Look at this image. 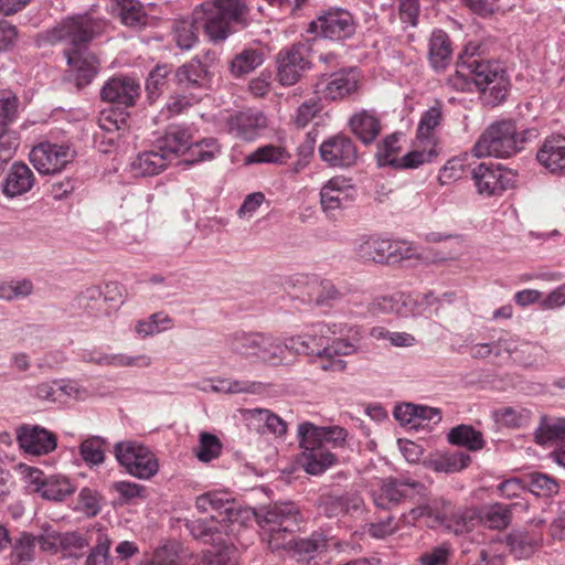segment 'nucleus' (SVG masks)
Instances as JSON below:
<instances>
[{
	"instance_id": "5",
	"label": "nucleus",
	"mask_w": 565,
	"mask_h": 565,
	"mask_svg": "<svg viewBox=\"0 0 565 565\" xmlns=\"http://www.w3.org/2000/svg\"><path fill=\"white\" fill-rule=\"evenodd\" d=\"M347 435V430L339 426L318 427L309 422L301 423L298 438L306 472L317 476L331 467L337 458L332 449L343 447Z\"/></svg>"
},
{
	"instance_id": "12",
	"label": "nucleus",
	"mask_w": 565,
	"mask_h": 565,
	"mask_svg": "<svg viewBox=\"0 0 565 565\" xmlns=\"http://www.w3.org/2000/svg\"><path fill=\"white\" fill-rule=\"evenodd\" d=\"M76 156L68 145L40 142L30 151L29 158L33 167L41 174H54L61 172Z\"/></svg>"
},
{
	"instance_id": "41",
	"label": "nucleus",
	"mask_w": 565,
	"mask_h": 565,
	"mask_svg": "<svg viewBox=\"0 0 565 565\" xmlns=\"http://www.w3.org/2000/svg\"><path fill=\"white\" fill-rule=\"evenodd\" d=\"M449 505L450 503L445 500H433L429 503H422L416 508H413L407 515H404V518L407 523H414L423 516H428L435 522L441 524L447 518L446 508Z\"/></svg>"
},
{
	"instance_id": "47",
	"label": "nucleus",
	"mask_w": 565,
	"mask_h": 565,
	"mask_svg": "<svg viewBox=\"0 0 565 565\" xmlns=\"http://www.w3.org/2000/svg\"><path fill=\"white\" fill-rule=\"evenodd\" d=\"M289 153L284 147L266 145L257 148L255 151L249 153L245 158L247 164L253 163H284L288 158Z\"/></svg>"
},
{
	"instance_id": "58",
	"label": "nucleus",
	"mask_w": 565,
	"mask_h": 565,
	"mask_svg": "<svg viewBox=\"0 0 565 565\" xmlns=\"http://www.w3.org/2000/svg\"><path fill=\"white\" fill-rule=\"evenodd\" d=\"M441 115L440 105H435L427 109L418 124L417 137L420 139L429 138L431 131L439 125Z\"/></svg>"
},
{
	"instance_id": "29",
	"label": "nucleus",
	"mask_w": 565,
	"mask_h": 565,
	"mask_svg": "<svg viewBox=\"0 0 565 565\" xmlns=\"http://www.w3.org/2000/svg\"><path fill=\"white\" fill-rule=\"evenodd\" d=\"M169 161L166 154L161 153L159 149L143 151L137 156L131 163V169L140 177H152L161 173L167 169Z\"/></svg>"
},
{
	"instance_id": "55",
	"label": "nucleus",
	"mask_w": 565,
	"mask_h": 565,
	"mask_svg": "<svg viewBox=\"0 0 565 565\" xmlns=\"http://www.w3.org/2000/svg\"><path fill=\"white\" fill-rule=\"evenodd\" d=\"M104 441L98 437H92L81 444L79 452L83 460L88 465H100L105 460L103 449Z\"/></svg>"
},
{
	"instance_id": "35",
	"label": "nucleus",
	"mask_w": 565,
	"mask_h": 565,
	"mask_svg": "<svg viewBox=\"0 0 565 565\" xmlns=\"http://www.w3.org/2000/svg\"><path fill=\"white\" fill-rule=\"evenodd\" d=\"M103 531L104 530L99 527H92L87 530L85 534L79 532L61 533V551L70 556L76 555L77 551H81L94 543L98 534Z\"/></svg>"
},
{
	"instance_id": "1",
	"label": "nucleus",
	"mask_w": 565,
	"mask_h": 565,
	"mask_svg": "<svg viewBox=\"0 0 565 565\" xmlns=\"http://www.w3.org/2000/svg\"><path fill=\"white\" fill-rule=\"evenodd\" d=\"M259 24L252 15L248 0H205L194 8L191 18L175 20L172 30L178 47L190 50L198 42L200 29L209 41L217 44Z\"/></svg>"
},
{
	"instance_id": "63",
	"label": "nucleus",
	"mask_w": 565,
	"mask_h": 565,
	"mask_svg": "<svg viewBox=\"0 0 565 565\" xmlns=\"http://www.w3.org/2000/svg\"><path fill=\"white\" fill-rule=\"evenodd\" d=\"M449 557L450 548L446 544H443L423 553L418 562L420 565H448Z\"/></svg>"
},
{
	"instance_id": "46",
	"label": "nucleus",
	"mask_w": 565,
	"mask_h": 565,
	"mask_svg": "<svg viewBox=\"0 0 565 565\" xmlns=\"http://www.w3.org/2000/svg\"><path fill=\"white\" fill-rule=\"evenodd\" d=\"M535 441L539 445H545L551 441H565V418H558L551 423L543 416L540 426L535 430Z\"/></svg>"
},
{
	"instance_id": "52",
	"label": "nucleus",
	"mask_w": 565,
	"mask_h": 565,
	"mask_svg": "<svg viewBox=\"0 0 565 565\" xmlns=\"http://www.w3.org/2000/svg\"><path fill=\"white\" fill-rule=\"evenodd\" d=\"M222 450L220 439L210 433H201L199 446L195 450L198 459L202 462H209L218 457Z\"/></svg>"
},
{
	"instance_id": "3",
	"label": "nucleus",
	"mask_w": 565,
	"mask_h": 565,
	"mask_svg": "<svg viewBox=\"0 0 565 565\" xmlns=\"http://www.w3.org/2000/svg\"><path fill=\"white\" fill-rule=\"evenodd\" d=\"M98 32V24L88 15H75L64 20L52 31L54 41L68 44L64 50L66 61L75 75L78 88L88 85L98 72L97 57L87 51L86 44Z\"/></svg>"
},
{
	"instance_id": "44",
	"label": "nucleus",
	"mask_w": 565,
	"mask_h": 565,
	"mask_svg": "<svg viewBox=\"0 0 565 565\" xmlns=\"http://www.w3.org/2000/svg\"><path fill=\"white\" fill-rule=\"evenodd\" d=\"M115 10L121 22L128 26L146 24V13L138 0H115Z\"/></svg>"
},
{
	"instance_id": "59",
	"label": "nucleus",
	"mask_w": 565,
	"mask_h": 565,
	"mask_svg": "<svg viewBox=\"0 0 565 565\" xmlns=\"http://www.w3.org/2000/svg\"><path fill=\"white\" fill-rule=\"evenodd\" d=\"M195 565H238L237 552L234 547H224L204 555Z\"/></svg>"
},
{
	"instance_id": "10",
	"label": "nucleus",
	"mask_w": 565,
	"mask_h": 565,
	"mask_svg": "<svg viewBox=\"0 0 565 565\" xmlns=\"http://www.w3.org/2000/svg\"><path fill=\"white\" fill-rule=\"evenodd\" d=\"M276 63L278 82L284 86L295 85L311 67L309 47L298 42L282 49L277 54Z\"/></svg>"
},
{
	"instance_id": "45",
	"label": "nucleus",
	"mask_w": 565,
	"mask_h": 565,
	"mask_svg": "<svg viewBox=\"0 0 565 565\" xmlns=\"http://www.w3.org/2000/svg\"><path fill=\"white\" fill-rule=\"evenodd\" d=\"M532 417L531 411L526 408L516 409L504 406L493 412L494 422L507 428H521L526 426Z\"/></svg>"
},
{
	"instance_id": "26",
	"label": "nucleus",
	"mask_w": 565,
	"mask_h": 565,
	"mask_svg": "<svg viewBox=\"0 0 565 565\" xmlns=\"http://www.w3.org/2000/svg\"><path fill=\"white\" fill-rule=\"evenodd\" d=\"M452 57V46L448 34L443 30H435L428 43L429 63L436 71L445 70Z\"/></svg>"
},
{
	"instance_id": "20",
	"label": "nucleus",
	"mask_w": 565,
	"mask_h": 565,
	"mask_svg": "<svg viewBox=\"0 0 565 565\" xmlns=\"http://www.w3.org/2000/svg\"><path fill=\"white\" fill-rule=\"evenodd\" d=\"M19 446L31 455H45L56 448L54 434L40 426L23 425L17 430Z\"/></svg>"
},
{
	"instance_id": "64",
	"label": "nucleus",
	"mask_w": 565,
	"mask_h": 565,
	"mask_svg": "<svg viewBox=\"0 0 565 565\" xmlns=\"http://www.w3.org/2000/svg\"><path fill=\"white\" fill-rule=\"evenodd\" d=\"M321 110L317 100L302 103L294 117V122L298 128H305Z\"/></svg>"
},
{
	"instance_id": "43",
	"label": "nucleus",
	"mask_w": 565,
	"mask_h": 565,
	"mask_svg": "<svg viewBox=\"0 0 565 565\" xmlns=\"http://www.w3.org/2000/svg\"><path fill=\"white\" fill-rule=\"evenodd\" d=\"M315 327L317 328V332L321 333L320 337H317L316 334L292 337L285 342L286 352L291 351L297 354H315L317 356L313 345H322L321 340L324 338V333H327V331H324V326L322 323H318ZM330 330L328 329V332Z\"/></svg>"
},
{
	"instance_id": "24",
	"label": "nucleus",
	"mask_w": 565,
	"mask_h": 565,
	"mask_svg": "<svg viewBox=\"0 0 565 565\" xmlns=\"http://www.w3.org/2000/svg\"><path fill=\"white\" fill-rule=\"evenodd\" d=\"M35 178L32 170L23 162H14L2 183V191L7 198H15L28 193Z\"/></svg>"
},
{
	"instance_id": "23",
	"label": "nucleus",
	"mask_w": 565,
	"mask_h": 565,
	"mask_svg": "<svg viewBox=\"0 0 565 565\" xmlns=\"http://www.w3.org/2000/svg\"><path fill=\"white\" fill-rule=\"evenodd\" d=\"M537 161L552 173L565 171V137L546 138L536 153Z\"/></svg>"
},
{
	"instance_id": "33",
	"label": "nucleus",
	"mask_w": 565,
	"mask_h": 565,
	"mask_svg": "<svg viewBox=\"0 0 565 565\" xmlns=\"http://www.w3.org/2000/svg\"><path fill=\"white\" fill-rule=\"evenodd\" d=\"M186 527L195 540L203 543H213L216 541V535L227 532V526L220 523L216 515L188 521Z\"/></svg>"
},
{
	"instance_id": "39",
	"label": "nucleus",
	"mask_w": 565,
	"mask_h": 565,
	"mask_svg": "<svg viewBox=\"0 0 565 565\" xmlns=\"http://www.w3.org/2000/svg\"><path fill=\"white\" fill-rule=\"evenodd\" d=\"M471 462V457L463 451L441 455L429 460L427 467L435 472L454 473L467 468Z\"/></svg>"
},
{
	"instance_id": "8",
	"label": "nucleus",
	"mask_w": 565,
	"mask_h": 565,
	"mask_svg": "<svg viewBox=\"0 0 565 565\" xmlns=\"http://www.w3.org/2000/svg\"><path fill=\"white\" fill-rule=\"evenodd\" d=\"M195 507L203 513H212L216 515L220 523L228 526V524L242 525L245 521L255 516L258 520V515L264 513L254 512L250 509L241 508L235 500L230 499L226 493L222 492H207L196 498Z\"/></svg>"
},
{
	"instance_id": "7",
	"label": "nucleus",
	"mask_w": 565,
	"mask_h": 565,
	"mask_svg": "<svg viewBox=\"0 0 565 565\" xmlns=\"http://www.w3.org/2000/svg\"><path fill=\"white\" fill-rule=\"evenodd\" d=\"M356 22L353 14L347 9L331 7L320 10L307 29L316 38L331 41H345L356 32Z\"/></svg>"
},
{
	"instance_id": "38",
	"label": "nucleus",
	"mask_w": 565,
	"mask_h": 565,
	"mask_svg": "<svg viewBox=\"0 0 565 565\" xmlns=\"http://www.w3.org/2000/svg\"><path fill=\"white\" fill-rule=\"evenodd\" d=\"M286 347L276 338L262 333L256 359L270 365H280L285 360Z\"/></svg>"
},
{
	"instance_id": "37",
	"label": "nucleus",
	"mask_w": 565,
	"mask_h": 565,
	"mask_svg": "<svg viewBox=\"0 0 565 565\" xmlns=\"http://www.w3.org/2000/svg\"><path fill=\"white\" fill-rule=\"evenodd\" d=\"M263 63L264 53L262 51L245 49L233 57L230 71L233 76L241 77L255 71Z\"/></svg>"
},
{
	"instance_id": "30",
	"label": "nucleus",
	"mask_w": 565,
	"mask_h": 565,
	"mask_svg": "<svg viewBox=\"0 0 565 565\" xmlns=\"http://www.w3.org/2000/svg\"><path fill=\"white\" fill-rule=\"evenodd\" d=\"M318 508L329 519L340 518L350 512L359 510L360 501L349 495H334L331 493L321 494L318 499Z\"/></svg>"
},
{
	"instance_id": "19",
	"label": "nucleus",
	"mask_w": 565,
	"mask_h": 565,
	"mask_svg": "<svg viewBox=\"0 0 565 565\" xmlns=\"http://www.w3.org/2000/svg\"><path fill=\"white\" fill-rule=\"evenodd\" d=\"M139 94V83L128 76L111 77L100 89V97L104 102L117 104L124 107L134 106Z\"/></svg>"
},
{
	"instance_id": "9",
	"label": "nucleus",
	"mask_w": 565,
	"mask_h": 565,
	"mask_svg": "<svg viewBox=\"0 0 565 565\" xmlns=\"http://www.w3.org/2000/svg\"><path fill=\"white\" fill-rule=\"evenodd\" d=\"M115 456L127 472L139 479H150L159 469L156 456L136 441H120L115 445Z\"/></svg>"
},
{
	"instance_id": "28",
	"label": "nucleus",
	"mask_w": 565,
	"mask_h": 565,
	"mask_svg": "<svg viewBox=\"0 0 565 565\" xmlns=\"http://www.w3.org/2000/svg\"><path fill=\"white\" fill-rule=\"evenodd\" d=\"M191 142V135L184 129L172 128L166 135L157 140L156 148L170 162L173 158L186 152Z\"/></svg>"
},
{
	"instance_id": "4",
	"label": "nucleus",
	"mask_w": 565,
	"mask_h": 565,
	"mask_svg": "<svg viewBox=\"0 0 565 565\" xmlns=\"http://www.w3.org/2000/svg\"><path fill=\"white\" fill-rule=\"evenodd\" d=\"M447 81L457 90H470L473 84L492 105L503 102L508 94L509 82L500 64L472 56L459 62Z\"/></svg>"
},
{
	"instance_id": "22",
	"label": "nucleus",
	"mask_w": 565,
	"mask_h": 565,
	"mask_svg": "<svg viewBox=\"0 0 565 565\" xmlns=\"http://www.w3.org/2000/svg\"><path fill=\"white\" fill-rule=\"evenodd\" d=\"M352 134L365 146L372 145L382 131L381 119L374 110L362 109L349 119Z\"/></svg>"
},
{
	"instance_id": "15",
	"label": "nucleus",
	"mask_w": 565,
	"mask_h": 565,
	"mask_svg": "<svg viewBox=\"0 0 565 565\" xmlns=\"http://www.w3.org/2000/svg\"><path fill=\"white\" fill-rule=\"evenodd\" d=\"M361 256L375 263L394 264L417 257L412 245L384 238H370L360 247Z\"/></svg>"
},
{
	"instance_id": "27",
	"label": "nucleus",
	"mask_w": 565,
	"mask_h": 565,
	"mask_svg": "<svg viewBox=\"0 0 565 565\" xmlns=\"http://www.w3.org/2000/svg\"><path fill=\"white\" fill-rule=\"evenodd\" d=\"M83 360L86 363L114 367L149 366L151 364V359L147 355L129 356L122 353L109 354L90 352L84 355Z\"/></svg>"
},
{
	"instance_id": "17",
	"label": "nucleus",
	"mask_w": 565,
	"mask_h": 565,
	"mask_svg": "<svg viewBox=\"0 0 565 565\" xmlns=\"http://www.w3.org/2000/svg\"><path fill=\"white\" fill-rule=\"evenodd\" d=\"M360 72L355 67L342 68L327 76L322 74L318 85H323L320 92L331 100L342 99L359 89Z\"/></svg>"
},
{
	"instance_id": "51",
	"label": "nucleus",
	"mask_w": 565,
	"mask_h": 565,
	"mask_svg": "<svg viewBox=\"0 0 565 565\" xmlns=\"http://www.w3.org/2000/svg\"><path fill=\"white\" fill-rule=\"evenodd\" d=\"M247 414H249L252 418L264 422L266 429L276 436H284L287 431V423L269 409L253 408L248 409Z\"/></svg>"
},
{
	"instance_id": "32",
	"label": "nucleus",
	"mask_w": 565,
	"mask_h": 565,
	"mask_svg": "<svg viewBox=\"0 0 565 565\" xmlns=\"http://www.w3.org/2000/svg\"><path fill=\"white\" fill-rule=\"evenodd\" d=\"M260 337L262 333L258 332H235L226 339V348L233 354L245 359H256Z\"/></svg>"
},
{
	"instance_id": "50",
	"label": "nucleus",
	"mask_w": 565,
	"mask_h": 565,
	"mask_svg": "<svg viewBox=\"0 0 565 565\" xmlns=\"http://www.w3.org/2000/svg\"><path fill=\"white\" fill-rule=\"evenodd\" d=\"M110 545L111 541L108 534L103 531L96 537L94 546L86 558L85 565H111V561L109 558Z\"/></svg>"
},
{
	"instance_id": "36",
	"label": "nucleus",
	"mask_w": 565,
	"mask_h": 565,
	"mask_svg": "<svg viewBox=\"0 0 565 565\" xmlns=\"http://www.w3.org/2000/svg\"><path fill=\"white\" fill-rule=\"evenodd\" d=\"M413 303V296L398 294L390 297H380L370 303V311L373 315L396 312L399 316H407V307Z\"/></svg>"
},
{
	"instance_id": "13",
	"label": "nucleus",
	"mask_w": 565,
	"mask_h": 565,
	"mask_svg": "<svg viewBox=\"0 0 565 565\" xmlns=\"http://www.w3.org/2000/svg\"><path fill=\"white\" fill-rule=\"evenodd\" d=\"M174 81L181 92L201 100L211 88L212 74L201 61L192 60L175 71Z\"/></svg>"
},
{
	"instance_id": "61",
	"label": "nucleus",
	"mask_w": 565,
	"mask_h": 565,
	"mask_svg": "<svg viewBox=\"0 0 565 565\" xmlns=\"http://www.w3.org/2000/svg\"><path fill=\"white\" fill-rule=\"evenodd\" d=\"M436 156L435 150L420 151V150H414L405 156L398 158V161H395L396 167L395 169H416L420 164L425 162H429L433 157Z\"/></svg>"
},
{
	"instance_id": "40",
	"label": "nucleus",
	"mask_w": 565,
	"mask_h": 565,
	"mask_svg": "<svg viewBox=\"0 0 565 565\" xmlns=\"http://www.w3.org/2000/svg\"><path fill=\"white\" fill-rule=\"evenodd\" d=\"M36 536L29 532H22L20 536L11 543V565H29L34 561Z\"/></svg>"
},
{
	"instance_id": "25",
	"label": "nucleus",
	"mask_w": 565,
	"mask_h": 565,
	"mask_svg": "<svg viewBox=\"0 0 565 565\" xmlns=\"http://www.w3.org/2000/svg\"><path fill=\"white\" fill-rule=\"evenodd\" d=\"M36 477H32V482L36 484L35 491L41 494L42 498L52 501H62L66 497L74 493L75 488L71 483L70 479L63 476H50L45 479H40V471H35Z\"/></svg>"
},
{
	"instance_id": "18",
	"label": "nucleus",
	"mask_w": 565,
	"mask_h": 565,
	"mask_svg": "<svg viewBox=\"0 0 565 565\" xmlns=\"http://www.w3.org/2000/svg\"><path fill=\"white\" fill-rule=\"evenodd\" d=\"M354 201V186L343 177L330 179L320 191V202L324 212L332 213L351 205Z\"/></svg>"
},
{
	"instance_id": "49",
	"label": "nucleus",
	"mask_w": 565,
	"mask_h": 565,
	"mask_svg": "<svg viewBox=\"0 0 565 565\" xmlns=\"http://www.w3.org/2000/svg\"><path fill=\"white\" fill-rule=\"evenodd\" d=\"M186 152L190 158L184 160L186 164L212 161L220 152L218 145L214 139H204L200 142L189 143Z\"/></svg>"
},
{
	"instance_id": "56",
	"label": "nucleus",
	"mask_w": 565,
	"mask_h": 565,
	"mask_svg": "<svg viewBox=\"0 0 565 565\" xmlns=\"http://www.w3.org/2000/svg\"><path fill=\"white\" fill-rule=\"evenodd\" d=\"M171 73V67L167 64L157 65L156 68L149 74L146 82V90L150 99H154L162 92L163 86L167 84V77Z\"/></svg>"
},
{
	"instance_id": "57",
	"label": "nucleus",
	"mask_w": 565,
	"mask_h": 565,
	"mask_svg": "<svg viewBox=\"0 0 565 565\" xmlns=\"http://www.w3.org/2000/svg\"><path fill=\"white\" fill-rule=\"evenodd\" d=\"M507 543L513 552L524 556L534 551L539 540L531 537L526 532H512L507 536Z\"/></svg>"
},
{
	"instance_id": "48",
	"label": "nucleus",
	"mask_w": 565,
	"mask_h": 565,
	"mask_svg": "<svg viewBox=\"0 0 565 565\" xmlns=\"http://www.w3.org/2000/svg\"><path fill=\"white\" fill-rule=\"evenodd\" d=\"M398 141L399 135L391 134L386 136L381 142L377 143L375 158L380 167H396L395 161H398L396 154L401 150Z\"/></svg>"
},
{
	"instance_id": "62",
	"label": "nucleus",
	"mask_w": 565,
	"mask_h": 565,
	"mask_svg": "<svg viewBox=\"0 0 565 565\" xmlns=\"http://www.w3.org/2000/svg\"><path fill=\"white\" fill-rule=\"evenodd\" d=\"M440 302V299L435 296L433 291H427L422 295L413 297V303H409L407 309V316H419L424 315L429 308Z\"/></svg>"
},
{
	"instance_id": "14",
	"label": "nucleus",
	"mask_w": 565,
	"mask_h": 565,
	"mask_svg": "<svg viewBox=\"0 0 565 565\" xmlns=\"http://www.w3.org/2000/svg\"><path fill=\"white\" fill-rule=\"evenodd\" d=\"M321 160L332 168H351L359 159L354 141L344 134H337L323 140L319 147Z\"/></svg>"
},
{
	"instance_id": "21",
	"label": "nucleus",
	"mask_w": 565,
	"mask_h": 565,
	"mask_svg": "<svg viewBox=\"0 0 565 565\" xmlns=\"http://www.w3.org/2000/svg\"><path fill=\"white\" fill-rule=\"evenodd\" d=\"M227 126L234 137L253 140L267 126V119L262 111H239L228 118Z\"/></svg>"
},
{
	"instance_id": "11",
	"label": "nucleus",
	"mask_w": 565,
	"mask_h": 565,
	"mask_svg": "<svg viewBox=\"0 0 565 565\" xmlns=\"http://www.w3.org/2000/svg\"><path fill=\"white\" fill-rule=\"evenodd\" d=\"M471 174L478 193L487 196L501 195L516 183V174L500 164L479 163Z\"/></svg>"
},
{
	"instance_id": "60",
	"label": "nucleus",
	"mask_w": 565,
	"mask_h": 565,
	"mask_svg": "<svg viewBox=\"0 0 565 565\" xmlns=\"http://www.w3.org/2000/svg\"><path fill=\"white\" fill-rule=\"evenodd\" d=\"M20 145L19 135L17 131L8 129H0V161L8 162L14 154Z\"/></svg>"
},
{
	"instance_id": "34",
	"label": "nucleus",
	"mask_w": 565,
	"mask_h": 565,
	"mask_svg": "<svg viewBox=\"0 0 565 565\" xmlns=\"http://www.w3.org/2000/svg\"><path fill=\"white\" fill-rule=\"evenodd\" d=\"M451 445L466 447L470 451H477L484 447V439L481 431L470 425H458L451 428L447 435Z\"/></svg>"
},
{
	"instance_id": "54",
	"label": "nucleus",
	"mask_w": 565,
	"mask_h": 565,
	"mask_svg": "<svg viewBox=\"0 0 565 565\" xmlns=\"http://www.w3.org/2000/svg\"><path fill=\"white\" fill-rule=\"evenodd\" d=\"M18 97L10 90H0V129L9 127L18 115Z\"/></svg>"
},
{
	"instance_id": "2",
	"label": "nucleus",
	"mask_w": 565,
	"mask_h": 565,
	"mask_svg": "<svg viewBox=\"0 0 565 565\" xmlns=\"http://www.w3.org/2000/svg\"><path fill=\"white\" fill-rule=\"evenodd\" d=\"M302 515L291 502L274 504L258 515L260 535L273 551L290 550L298 561H306L309 564L316 554L328 548V540L321 533L295 540V533L300 529Z\"/></svg>"
},
{
	"instance_id": "53",
	"label": "nucleus",
	"mask_w": 565,
	"mask_h": 565,
	"mask_svg": "<svg viewBox=\"0 0 565 565\" xmlns=\"http://www.w3.org/2000/svg\"><path fill=\"white\" fill-rule=\"evenodd\" d=\"M33 291V284L30 279L12 280L0 284V299L11 301L25 298Z\"/></svg>"
},
{
	"instance_id": "42",
	"label": "nucleus",
	"mask_w": 565,
	"mask_h": 565,
	"mask_svg": "<svg viewBox=\"0 0 565 565\" xmlns=\"http://www.w3.org/2000/svg\"><path fill=\"white\" fill-rule=\"evenodd\" d=\"M524 476L527 490L536 497L551 498L559 490L557 480L546 473L535 471Z\"/></svg>"
},
{
	"instance_id": "16",
	"label": "nucleus",
	"mask_w": 565,
	"mask_h": 565,
	"mask_svg": "<svg viewBox=\"0 0 565 565\" xmlns=\"http://www.w3.org/2000/svg\"><path fill=\"white\" fill-rule=\"evenodd\" d=\"M415 495L425 497L426 487L414 480L388 478L374 493V503L382 509H390L404 499H414Z\"/></svg>"
},
{
	"instance_id": "6",
	"label": "nucleus",
	"mask_w": 565,
	"mask_h": 565,
	"mask_svg": "<svg viewBox=\"0 0 565 565\" xmlns=\"http://www.w3.org/2000/svg\"><path fill=\"white\" fill-rule=\"evenodd\" d=\"M529 131H519L514 120L504 119L491 124L472 148L476 157L508 158L521 149Z\"/></svg>"
},
{
	"instance_id": "31",
	"label": "nucleus",
	"mask_w": 565,
	"mask_h": 565,
	"mask_svg": "<svg viewBox=\"0 0 565 565\" xmlns=\"http://www.w3.org/2000/svg\"><path fill=\"white\" fill-rule=\"evenodd\" d=\"M515 504L491 503L480 512V521L491 530L502 531L512 523V510Z\"/></svg>"
}]
</instances>
